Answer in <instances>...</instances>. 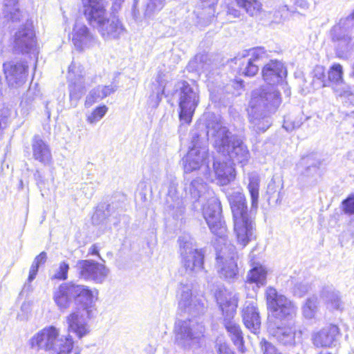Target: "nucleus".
<instances>
[{"mask_svg":"<svg viewBox=\"0 0 354 354\" xmlns=\"http://www.w3.org/2000/svg\"><path fill=\"white\" fill-rule=\"evenodd\" d=\"M106 217V214L102 207H98L94 213L92 221L95 224H100Z\"/></svg>","mask_w":354,"mask_h":354,"instance_id":"09e8293b","label":"nucleus"},{"mask_svg":"<svg viewBox=\"0 0 354 354\" xmlns=\"http://www.w3.org/2000/svg\"><path fill=\"white\" fill-rule=\"evenodd\" d=\"M47 259V254L45 252H41L39 255H37L33 262L32 264L37 266V267H39V266L43 265L45 263Z\"/></svg>","mask_w":354,"mask_h":354,"instance_id":"603ef678","label":"nucleus"},{"mask_svg":"<svg viewBox=\"0 0 354 354\" xmlns=\"http://www.w3.org/2000/svg\"><path fill=\"white\" fill-rule=\"evenodd\" d=\"M342 67L339 64H335L330 68L328 71V80L333 82V84L343 81L342 79Z\"/></svg>","mask_w":354,"mask_h":354,"instance_id":"a19ab883","label":"nucleus"},{"mask_svg":"<svg viewBox=\"0 0 354 354\" xmlns=\"http://www.w3.org/2000/svg\"><path fill=\"white\" fill-rule=\"evenodd\" d=\"M260 346L263 354H281L271 343L266 340H262L260 342Z\"/></svg>","mask_w":354,"mask_h":354,"instance_id":"a18cd8bd","label":"nucleus"},{"mask_svg":"<svg viewBox=\"0 0 354 354\" xmlns=\"http://www.w3.org/2000/svg\"><path fill=\"white\" fill-rule=\"evenodd\" d=\"M348 158L354 164V150L348 152Z\"/></svg>","mask_w":354,"mask_h":354,"instance_id":"052dcab7","label":"nucleus"},{"mask_svg":"<svg viewBox=\"0 0 354 354\" xmlns=\"http://www.w3.org/2000/svg\"><path fill=\"white\" fill-rule=\"evenodd\" d=\"M91 310L77 309L66 317L67 331L73 333L78 339L88 335L91 331L88 321Z\"/></svg>","mask_w":354,"mask_h":354,"instance_id":"dca6fc26","label":"nucleus"},{"mask_svg":"<svg viewBox=\"0 0 354 354\" xmlns=\"http://www.w3.org/2000/svg\"><path fill=\"white\" fill-rule=\"evenodd\" d=\"M36 41L32 29L24 26L18 30L15 36V50L22 53L35 51Z\"/></svg>","mask_w":354,"mask_h":354,"instance_id":"5701e85b","label":"nucleus"},{"mask_svg":"<svg viewBox=\"0 0 354 354\" xmlns=\"http://www.w3.org/2000/svg\"><path fill=\"white\" fill-rule=\"evenodd\" d=\"M69 270V265L65 261H62L59 264V267L55 271L53 279L58 280H66L68 278V272Z\"/></svg>","mask_w":354,"mask_h":354,"instance_id":"c03bdc74","label":"nucleus"},{"mask_svg":"<svg viewBox=\"0 0 354 354\" xmlns=\"http://www.w3.org/2000/svg\"><path fill=\"white\" fill-rule=\"evenodd\" d=\"M39 267L37 266L32 264L30 268L29 271V276H28V281L31 282L36 277L37 272H38Z\"/></svg>","mask_w":354,"mask_h":354,"instance_id":"6e6d98bb","label":"nucleus"},{"mask_svg":"<svg viewBox=\"0 0 354 354\" xmlns=\"http://www.w3.org/2000/svg\"><path fill=\"white\" fill-rule=\"evenodd\" d=\"M339 334V328L335 325H328L312 334L311 340L317 348L330 347Z\"/></svg>","mask_w":354,"mask_h":354,"instance_id":"a878e982","label":"nucleus"},{"mask_svg":"<svg viewBox=\"0 0 354 354\" xmlns=\"http://www.w3.org/2000/svg\"><path fill=\"white\" fill-rule=\"evenodd\" d=\"M353 75H354V64L353 66Z\"/></svg>","mask_w":354,"mask_h":354,"instance_id":"e2e57ef3","label":"nucleus"},{"mask_svg":"<svg viewBox=\"0 0 354 354\" xmlns=\"http://www.w3.org/2000/svg\"><path fill=\"white\" fill-rule=\"evenodd\" d=\"M243 322L252 333H257L261 326L259 313L254 301H246L241 310Z\"/></svg>","mask_w":354,"mask_h":354,"instance_id":"393cba45","label":"nucleus"},{"mask_svg":"<svg viewBox=\"0 0 354 354\" xmlns=\"http://www.w3.org/2000/svg\"><path fill=\"white\" fill-rule=\"evenodd\" d=\"M314 78H316L317 80L321 81V86H326V84L324 83V79L325 77L324 74V68L322 66H317L314 69Z\"/></svg>","mask_w":354,"mask_h":354,"instance_id":"8fccbe9b","label":"nucleus"},{"mask_svg":"<svg viewBox=\"0 0 354 354\" xmlns=\"http://www.w3.org/2000/svg\"><path fill=\"white\" fill-rule=\"evenodd\" d=\"M221 207L219 200L213 195L207 198L203 205L202 213L210 231L222 241H225L227 230L221 215Z\"/></svg>","mask_w":354,"mask_h":354,"instance_id":"6e6552de","label":"nucleus"},{"mask_svg":"<svg viewBox=\"0 0 354 354\" xmlns=\"http://www.w3.org/2000/svg\"><path fill=\"white\" fill-rule=\"evenodd\" d=\"M343 209L345 213L354 214V195L348 196L342 202Z\"/></svg>","mask_w":354,"mask_h":354,"instance_id":"49530a36","label":"nucleus"},{"mask_svg":"<svg viewBox=\"0 0 354 354\" xmlns=\"http://www.w3.org/2000/svg\"><path fill=\"white\" fill-rule=\"evenodd\" d=\"M284 128H286L288 130V128L286 127V124H284L283 126Z\"/></svg>","mask_w":354,"mask_h":354,"instance_id":"0e129e2a","label":"nucleus"},{"mask_svg":"<svg viewBox=\"0 0 354 354\" xmlns=\"http://www.w3.org/2000/svg\"><path fill=\"white\" fill-rule=\"evenodd\" d=\"M286 74L283 63L277 60H271L263 68V77L270 85L252 91L248 109L251 127L257 132H264L271 126V115L281 103L279 91L272 84L281 82Z\"/></svg>","mask_w":354,"mask_h":354,"instance_id":"f257e3e1","label":"nucleus"},{"mask_svg":"<svg viewBox=\"0 0 354 354\" xmlns=\"http://www.w3.org/2000/svg\"><path fill=\"white\" fill-rule=\"evenodd\" d=\"M310 286L307 283H296L294 286V294L298 297L304 296L309 290Z\"/></svg>","mask_w":354,"mask_h":354,"instance_id":"de8ad7c7","label":"nucleus"},{"mask_svg":"<svg viewBox=\"0 0 354 354\" xmlns=\"http://www.w3.org/2000/svg\"><path fill=\"white\" fill-rule=\"evenodd\" d=\"M27 68L25 62L12 61L3 64L4 73L10 86L17 88L26 81Z\"/></svg>","mask_w":354,"mask_h":354,"instance_id":"aec40b11","label":"nucleus"},{"mask_svg":"<svg viewBox=\"0 0 354 354\" xmlns=\"http://www.w3.org/2000/svg\"><path fill=\"white\" fill-rule=\"evenodd\" d=\"M227 12L230 14V15H232L233 16L237 17L239 16V12L236 10V9H230V8H228V11Z\"/></svg>","mask_w":354,"mask_h":354,"instance_id":"bf43d9fd","label":"nucleus"},{"mask_svg":"<svg viewBox=\"0 0 354 354\" xmlns=\"http://www.w3.org/2000/svg\"><path fill=\"white\" fill-rule=\"evenodd\" d=\"M246 189L250 198V209H248L246 198L243 193L233 192L228 197L234 221V231L237 242L242 248L255 238L254 216L259 203L261 178L258 173L249 172L247 174Z\"/></svg>","mask_w":354,"mask_h":354,"instance_id":"f03ea898","label":"nucleus"},{"mask_svg":"<svg viewBox=\"0 0 354 354\" xmlns=\"http://www.w3.org/2000/svg\"><path fill=\"white\" fill-rule=\"evenodd\" d=\"M32 348L48 351L52 354H70L74 346L71 335L60 336L59 330L55 326L43 328L31 339Z\"/></svg>","mask_w":354,"mask_h":354,"instance_id":"423d86ee","label":"nucleus"},{"mask_svg":"<svg viewBox=\"0 0 354 354\" xmlns=\"http://www.w3.org/2000/svg\"><path fill=\"white\" fill-rule=\"evenodd\" d=\"M175 332L176 340L185 346L203 335V326L194 319L178 320L176 323Z\"/></svg>","mask_w":354,"mask_h":354,"instance_id":"f3484780","label":"nucleus"},{"mask_svg":"<svg viewBox=\"0 0 354 354\" xmlns=\"http://www.w3.org/2000/svg\"><path fill=\"white\" fill-rule=\"evenodd\" d=\"M189 192L192 198L195 201L200 198L207 199L213 195V192L208 189L207 185L201 178H196L191 182Z\"/></svg>","mask_w":354,"mask_h":354,"instance_id":"473e14b6","label":"nucleus"},{"mask_svg":"<svg viewBox=\"0 0 354 354\" xmlns=\"http://www.w3.org/2000/svg\"><path fill=\"white\" fill-rule=\"evenodd\" d=\"M207 57L206 55L196 56L195 62L200 61L199 65L197 66L198 71H201V75H204L206 78L205 82L207 84V86L209 87L210 84H213L216 80V77L218 73L214 71L212 65L210 63L207 62Z\"/></svg>","mask_w":354,"mask_h":354,"instance_id":"72a5a7b5","label":"nucleus"},{"mask_svg":"<svg viewBox=\"0 0 354 354\" xmlns=\"http://www.w3.org/2000/svg\"><path fill=\"white\" fill-rule=\"evenodd\" d=\"M107 111L108 107L106 105L97 106L86 116V121L91 124H95L105 115Z\"/></svg>","mask_w":354,"mask_h":354,"instance_id":"58836bf2","label":"nucleus"},{"mask_svg":"<svg viewBox=\"0 0 354 354\" xmlns=\"http://www.w3.org/2000/svg\"><path fill=\"white\" fill-rule=\"evenodd\" d=\"M266 296L268 307L276 317L283 319L295 315V307L293 304L284 295L278 294L276 289L268 288Z\"/></svg>","mask_w":354,"mask_h":354,"instance_id":"2eb2a0df","label":"nucleus"},{"mask_svg":"<svg viewBox=\"0 0 354 354\" xmlns=\"http://www.w3.org/2000/svg\"><path fill=\"white\" fill-rule=\"evenodd\" d=\"M35 95V91L32 90V88L30 87L26 94L25 98L23 100V102H25L26 103H29L31 101L34 100V96Z\"/></svg>","mask_w":354,"mask_h":354,"instance_id":"4d7b16f0","label":"nucleus"},{"mask_svg":"<svg viewBox=\"0 0 354 354\" xmlns=\"http://www.w3.org/2000/svg\"><path fill=\"white\" fill-rule=\"evenodd\" d=\"M72 35L73 44L79 51L89 49L97 44V39L84 24L76 22Z\"/></svg>","mask_w":354,"mask_h":354,"instance_id":"412c9836","label":"nucleus"},{"mask_svg":"<svg viewBox=\"0 0 354 354\" xmlns=\"http://www.w3.org/2000/svg\"><path fill=\"white\" fill-rule=\"evenodd\" d=\"M4 12L6 17L12 21L20 20L22 12L20 9V0H4Z\"/></svg>","mask_w":354,"mask_h":354,"instance_id":"e433bc0d","label":"nucleus"},{"mask_svg":"<svg viewBox=\"0 0 354 354\" xmlns=\"http://www.w3.org/2000/svg\"><path fill=\"white\" fill-rule=\"evenodd\" d=\"M68 79L71 82L69 86L71 103L76 106L86 91L84 75L80 68H77L75 64H71L68 67Z\"/></svg>","mask_w":354,"mask_h":354,"instance_id":"6ab92c4d","label":"nucleus"},{"mask_svg":"<svg viewBox=\"0 0 354 354\" xmlns=\"http://www.w3.org/2000/svg\"><path fill=\"white\" fill-rule=\"evenodd\" d=\"M32 156L35 160L44 165L52 162L50 147L39 136H35L32 142Z\"/></svg>","mask_w":354,"mask_h":354,"instance_id":"c85d7f7f","label":"nucleus"},{"mask_svg":"<svg viewBox=\"0 0 354 354\" xmlns=\"http://www.w3.org/2000/svg\"><path fill=\"white\" fill-rule=\"evenodd\" d=\"M248 57L246 62L240 68V72L245 76L252 77L259 71V62L266 59L268 54L263 48L257 47L248 50Z\"/></svg>","mask_w":354,"mask_h":354,"instance_id":"4be33fe9","label":"nucleus"},{"mask_svg":"<svg viewBox=\"0 0 354 354\" xmlns=\"http://www.w3.org/2000/svg\"><path fill=\"white\" fill-rule=\"evenodd\" d=\"M321 297L326 305V307L331 310H342L344 308V304L342 301L339 292L332 287H325L323 288Z\"/></svg>","mask_w":354,"mask_h":354,"instance_id":"7c9ffc66","label":"nucleus"},{"mask_svg":"<svg viewBox=\"0 0 354 354\" xmlns=\"http://www.w3.org/2000/svg\"><path fill=\"white\" fill-rule=\"evenodd\" d=\"M101 88L102 96L104 98L116 91L118 87L116 85L110 84L109 86H100Z\"/></svg>","mask_w":354,"mask_h":354,"instance_id":"3c124183","label":"nucleus"},{"mask_svg":"<svg viewBox=\"0 0 354 354\" xmlns=\"http://www.w3.org/2000/svg\"><path fill=\"white\" fill-rule=\"evenodd\" d=\"M178 310L182 314L193 316L203 313L205 308L203 301L192 292V285L189 283H180L178 293Z\"/></svg>","mask_w":354,"mask_h":354,"instance_id":"ddd939ff","label":"nucleus"},{"mask_svg":"<svg viewBox=\"0 0 354 354\" xmlns=\"http://www.w3.org/2000/svg\"><path fill=\"white\" fill-rule=\"evenodd\" d=\"M217 353L218 354H234L225 343L217 345Z\"/></svg>","mask_w":354,"mask_h":354,"instance_id":"864d4df0","label":"nucleus"},{"mask_svg":"<svg viewBox=\"0 0 354 354\" xmlns=\"http://www.w3.org/2000/svg\"><path fill=\"white\" fill-rule=\"evenodd\" d=\"M179 242L183 268L189 275L197 274L203 269L204 254L186 237H180Z\"/></svg>","mask_w":354,"mask_h":354,"instance_id":"9d476101","label":"nucleus"},{"mask_svg":"<svg viewBox=\"0 0 354 354\" xmlns=\"http://www.w3.org/2000/svg\"><path fill=\"white\" fill-rule=\"evenodd\" d=\"M208 155L209 149L206 136L202 138L198 133H193L189 149L183 158L185 172L190 173L206 165Z\"/></svg>","mask_w":354,"mask_h":354,"instance_id":"0eeeda50","label":"nucleus"},{"mask_svg":"<svg viewBox=\"0 0 354 354\" xmlns=\"http://www.w3.org/2000/svg\"><path fill=\"white\" fill-rule=\"evenodd\" d=\"M236 5L243 10L249 16L254 17L261 14L263 5L259 0H234Z\"/></svg>","mask_w":354,"mask_h":354,"instance_id":"c9c22d12","label":"nucleus"},{"mask_svg":"<svg viewBox=\"0 0 354 354\" xmlns=\"http://www.w3.org/2000/svg\"><path fill=\"white\" fill-rule=\"evenodd\" d=\"M53 299L59 310L64 311L69 308L74 300L73 283H63L55 288Z\"/></svg>","mask_w":354,"mask_h":354,"instance_id":"b1692460","label":"nucleus"},{"mask_svg":"<svg viewBox=\"0 0 354 354\" xmlns=\"http://www.w3.org/2000/svg\"><path fill=\"white\" fill-rule=\"evenodd\" d=\"M236 258L235 247L224 243V247L218 251L216 257V268L221 278L230 282H233L238 278Z\"/></svg>","mask_w":354,"mask_h":354,"instance_id":"9b49d317","label":"nucleus"},{"mask_svg":"<svg viewBox=\"0 0 354 354\" xmlns=\"http://www.w3.org/2000/svg\"><path fill=\"white\" fill-rule=\"evenodd\" d=\"M178 95L180 120L189 124L200 101L199 91L196 86L183 81L180 83Z\"/></svg>","mask_w":354,"mask_h":354,"instance_id":"1a4fd4ad","label":"nucleus"},{"mask_svg":"<svg viewBox=\"0 0 354 354\" xmlns=\"http://www.w3.org/2000/svg\"><path fill=\"white\" fill-rule=\"evenodd\" d=\"M252 268L247 274L248 283H255L258 287L266 285L268 270L266 267L250 260Z\"/></svg>","mask_w":354,"mask_h":354,"instance_id":"c756f323","label":"nucleus"},{"mask_svg":"<svg viewBox=\"0 0 354 354\" xmlns=\"http://www.w3.org/2000/svg\"><path fill=\"white\" fill-rule=\"evenodd\" d=\"M109 207H110V205H107V207H106V209H107V210H108V209L109 208Z\"/></svg>","mask_w":354,"mask_h":354,"instance_id":"69168bd1","label":"nucleus"},{"mask_svg":"<svg viewBox=\"0 0 354 354\" xmlns=\"http://www.w3.org/2000/svg\"><path fill=\"white\" fill-rule=\"evenodd\" d=\"M74 299L83 306L82 309L90 310L94 301L93 292L88 286L73 283Z\"/></svg>","mask_w":354,"mask_h":354,"instance_id":"2f4dec72","label":"nucleus"},{"mask_svg":"<svg viewBox=\"0 0 354 354\" xmlns=\"http://www.w3.org/2000/svg\"><path fill=\"white\" fill-rule=\"evenodd\" d=\"M205 176L207 179L215 181L218 185H225L235 178L236 173L231 163L215 160L213 163V172H205Z\"/></svg>","mask_w":354,"mask_h":354,"instance_id":"a211bd4d","label":"nucleus"},{"mask_svg":"<svg viewBox=\"0 0 354 354\" xmlns=\"http://www.w3.org/2000/svg\"><path fill=\"white\" fill-rule=\"evenodd\" d=\"M102 99H104V97L102 96L101 88L100 86H98L96 88L92 89L86 96L85 100V106L90 107L95 102L102 100Z\"/></svg>","mask_w":354,"mask_h":354,"instance_id":"79ce46f5","label":"nucleus"},{"mask_svg":"<svg viewBox=\"0 0 354 354\" xmlns=\"http://www.w3.org/2000/svg\"><path fill=\"white\" fill-rule=\"evenodd\" d=\"M89 253L92 255H97V256H100L99 255V252H98V249H97V247L95 245H93L90 248H89Z\"/></svg>","mask_w":354,"mask_h":354,"instance_id":"13d9d810","label":"nucleus"},{"mask_svg":"<svg viewBox=\"0 0 354 354\" xmlns=\"http://www.w3.org/2000/svg\"><path fill=\"white\" fill-rule=\"evenodd\" d=\"M317 308V299L316 297H310L307 299L303 307L304 315L308 319L313 318Z\"/></svg>","mask_w":354,"mask_h":354,"instance_id":"ea45409f","label":"nucleus"},{"mask_svg":"<svg viewBox=\"0 0 354 354\" xmlns=\"http://www.w3.org/2000/svg\"><path fill=\"white\" fill-rule=\"evenodd\" d=\"M178 185L176 180L170 181L166 199L168 208L173 211V216L176 217L181 215L185 209L183 198L178 190Z\"/></svg>","mask_w":354,"mask_h":354,"instance_id":"cd10ccee","label":"nucleus"},{"mask_svg":"<svg viewBox=\"0 0 354 354\" xmlns=\"http://www.w3.org/2000/svg\"><path fill=\"white\" fill-rule=\"evenodd\" d=\"M354 10L346 17L342 18L330 30L333 42L342 51L348 50L353 44Z\"/></svg>","mask_w":354,"mask_h":354,"instance_id":"f8f14e48","label":"nucleus"},{"mask_svg":"<svg viewBox=\"0 0 354 354\" xmlns=\"http://www.w3.org/2000/svg\"><path fill=\"white\" fill-rule=\"evenodd\" d=\"M75 268L80 279L102 283L109 274V269L104 264L92 260H79Z\"/></svg>","mask_w":354,"mask_h":354,"instance_id":"4468645a","label":"nucleus"},{"mask_svg":"<svg viewBox=\"0 0 354 354\" xmlns=\"http://www.w3.org/2000/svg\"><path fill=\"white\" fill-rule=\"evenodd\" d=\"M84 15L90 24L97 28L105 40L118 39L125 31L116 17H107L105 0H82Z\"/></svg>","mask_w":354,"mask_h":354,"instance_id":"20e7f679","label":"nucleus"},{"mask_svg":"<svg viewBox=\"0 0 354 354\" xmlns=\"http://www.w3.org/2000/svg\"><path fill=\"white\" fill-rule=\"evenodd\" d=\"M333 90L337 95L341 97H350L351 100L354 101V94L351 88L344 81L333 84Z\"/></svg>","mask_w":354,"mask_h":354,"instance_id":"4c0bfd02","label":"nucleus"},{"mask_svg":"<svg viewBox=\"0 0 354 354\" xmlns=\"http://www.w3.org/2000/svg\"><path fill=\"white\" fill-rule=\"evenodd\" d=\"M206 129V136L212 140L214 147L218 153L228 156L234 164H241L242 167L248 164L250 158L248 147L223 125L219 116L208 114Z\"/></svg>","mask_w":354,"mask_h":354,"instance_id":"7ed1b4c3","label":"nucleus"},{"mask_svg":"<svg viewBox=\"0 0 354 354\" xmlns=\"http://www.w3.org/2000/svg\"><path fill=\"white\" fill-rule=\"evenodd\" d=\"M165 0H149L147 3L145 15L151 17L155 12L160 11L164 6Z\"/></svg>","mask_w":354,"mask_h":354,"instance_id":"37998d69","label":"nucleus"},{"mask_svg":"<svg viewBox=\"0 0 354 354\" xmlns=\"http://www.w3.org/2000/svg\"><path fill=\"white\" fill-rule=\"evenodd\" d=\"M319 162L313 155L307 156L301 158L297 165L299 173L304 176H313L317 172Z\"/></svg>","mask_w":354,"mask_h":354,"instance_id":"f704fd0d","label":"nucleus"},{"mask_svg":"<svg viewBox=\"0 0 354 354\" xmlns=\"http://www.w3.org/2000/svg\"><path fill=\"white\" fill-rule=\"evenodd\" d=\"M272 335L281 344L293 346L300 341L301 332L297 331L295 326L277 327L270 330Z\"/></svg>","mask_w":354,"mask_h":354,"instance_id":"bb28decb","label":"nucleus"},{"mask_svg":"<svg viewBox=\"0 0 354 354\" xmlns=\"http://www.w3.org/2000/svg\"><path fill=\"white\" fill-rule=\"evenodd\" d=\"M215 297L224 317L225 326L232 337L234 344L239 348L243 346V335L240 326L232 319L236 315L239 302V295L233 290L225 288H218Z\"/></svg>","mask_w":354,"mask_h":354,"instance_id":"39448f33","label":"nucleus"},{"mask_svg":"<svg viewBox=\"0 0 354 354\" xmlns=\"http://www.w3.org/2000/svg\"><path fill=\"white\" fill-rule=\"evenodd\" d=\"M294 4L303 10H308L309 8V3L306 0H295Z\"/></svg>","mask_w":354,"mask_h":354,"instance_id":"5fc2aeb1","label":"nucleus"},{"mask_svg":"<svg viewBox=\"0 0 354 354\" xmlns=\"http://www.w3.org/2000/svg\"><path fill=\"white\" fill-rule=\"evenodd\" d=\"M123 1H124V0H114V3H115V4L120 5V3H121L122 2H123Z\"/></svg>","mask_w":354,"mask_h":354,"instance_id":"680f3d73","label":"nucleus"}]
</instances>
